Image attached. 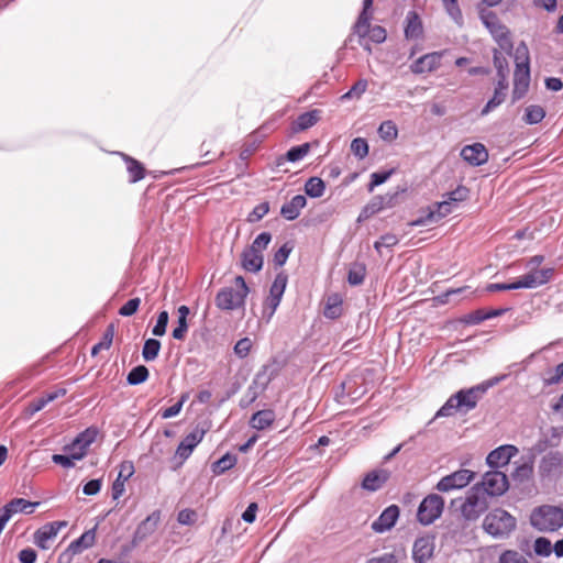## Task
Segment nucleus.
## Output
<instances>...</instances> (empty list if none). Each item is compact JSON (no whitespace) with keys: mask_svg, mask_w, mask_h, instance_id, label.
Instances as JSON below:
<instances>
[{"mask_svg":"<svg viewBox=\"0 0 563 563\" xmlns=\"http://www.w3.org/2000/svg\"><path fill=\"white\" fill-rule=\"evenodd\" d=\"M486 390L487 386L485 385H477L468 389L459 390L444 402L437 411L434 418L451 417L457 411L466 413L473 410Z\"/></svg>","mask_w":563,"mask_h":563,"instance_id":"obj_1","label":"nucleus"},{"mask_svg":"<svg viewBox=\"0 0 563 563\" xmlns=\"http://www.w3.org/2000/svg\"><path fill=\"white\" fill-rule=\"evenodd\" d=\"M517 527V519L501 508L490 510L484 518L483 529L495 539L508 538Z\"/></svg>","mask_w":563,"mask_h":563,"instance_id":"obj_2","label":"nucleus"},{"mask_svg":"<svg viewBox=\"0 0 563 563\" xmlns=\"http://www.w3.org/2000/svg\"><path fill=\"white\" fill-rule=\"evenodd\" d=\"M530 525L540 532H554L563 527V509L558 506L542 505L530 515Z\"/></svg>","mask_w":563,"mask_h":563,"instance_id":"obj_3","label":"nucleus"},{"mask_svg":"<svg viewBox=\"0 0 563 563\" xmlns=\"http://www.w3.org/2000/svg\"><path fill=\"white\" fill-rule=\"evenodd\" d=\"M235 288L224 287L216 296V306L221 310H235L245 303L249 287L242 276L234 278Z\"/></svg>","mask_w":563,"mask_h":563,"instance_id":"obj_4","label":"nucleus"},{"mask_svg":"<svg viewBox=\"0 0 563 563\" xmlns=\"http://www.w3.org/2000/svg\"><path fill=\"white\" fill-rule=\"evenodd\" d=\"M479 18L482 23L499 45L500 49L510 54L514 48L510 32L508 27L499 21L496 13L488 10H481Z\"/></svg>","mask_w":563,"mask_h":563,"instance_id":"obj_5","label":"nucleus"},{"mask_svg":"<svg viewBox=\"0 0 563 563\" xmlns=\"http://www.w3.org/2000/svg\"><path fill=\"white\" fill-rule=\"evenodd\" d=\"M487 509V497L478 484L468 490L460 506L461 515L466 521H476Z\"/></svg>","mask_w":563,"mask_h":563,"instance_id":"obj_6","label":"nucleus"},{"mask_svg":"<svg viewBox=\"0 0 563 563\" xmlns=\"http://www.w3.org/2000/svg\"><path fill=\"white\" fill-rule=\"evenodd\" d=\"M443 508L444 499L440 495L430 494L420 503L417 519L421 525H431L442 515Z\"/></svg>","mask_w":563,"mask_h":563,"instance_id":"obj_7","label":"nucleus"},{"mask_svg":"<svg viewBox=\"0 0 563 563\" xmlns=\"http://www.w3.org/2000/svg\"><path fill=\"white\" fill-rule=\"evenodd\" d=\"M484 496H501L509 487L508 478L505 473L494 470L487 472L478 485Z\"/></svg>","mask_w":563,"mask_h":563,"instance_id":"obj_8","label":"nucleus"},{"mask_svg":"<svg viewBox=\"0 0 563 563\" xmlns=\"http://www.w3.org/2000/svg\"><path fill=\"white\" fill-rule=\"evenodd\" d=\"M475 477V473L471 470L461 468L442 477L435 488L441 493H448L454 489H461L467 486Z\"/></svg>","mask_w":563,"mask_h":563,"instance_id":"obj_9","label":"nucleus"},{"mask_svg":"<svg viewBox=\"0 0 563 563\" xmlns=\"http://www.w3.org/2000/svg\"><path fill=\"white\" fill-rule=\"evenodd\" d=\"M268 367L264 366L260 372L256 373L252 384L249 386L244 397L240 401L242 408H246L253 404L258 396L266 389L267 385L272 380V375L268 374Z\"/></svg>","mask_w":563,"mask_h":563,"instance_id":"obj_10","label":"nucleus"},{"mask_svg":"<svg viewBox=\"0 0 563 563\" xmlns=\"http://www.w3.org/2000/svg\"><path fill=\"white\" fill-rule=\"evenodd\" d=\"M456 203L444 197V199L440 202L434 203L432 207L428 209V212L420 217L419 219L412 221V225H427L429 223H434L443 219L453 212L456 208Z\"/></svg>","mask_w":563,"mask_h":563,"instance_id":"obj_11","label":"nucleus"},{"mask_svg":"<svg viewBox=\"0 0 563 563\" xmlns=\"http://www.w3.org/2000/svg\"><path fill=\"white\" fill-rule=\"evenodd\" d=\"M456 203L444 197V199L440 202L434 203L432 207L428 209V212L420 217L419 219L412 221V225H427L429 223H434L443 219L453 212L456 208Z\"/></svg>","mask_w":563,"mask_h":563,"instance_id":"obj_12","label":"nucleus"},{"mask_svg":"<svg viewBox=\"0 0 563 563\" xmlns=\"http://www.w3.org/2000/svg\"><path fill=\"white\" fill-rule=\"evenodd\" d=\"M456 203L444 197V199L440 202L434 203L432 207L428 209V212L420 217L419 219L412 221V225H427L429 223H434L443 219L453 212L456 208Z\"/></svg>","mask_w":563,"mask_h":563,"instance_id":"obj_13","label":"nucleus"},{"mask_svg":"<svg viewBox=\"0 0 563 563\" xmlns=\"http://www.w3.org/2000/svg\"><path fill=\"white\" fill-rule=\"evenodd\" d=\"M67 521H53L42 526L34 533V543L42 550H47L49 543L54 540L58 532L67 527Z\"/></svg>","mask_w":563,"mask_h":563,"instance_id":"obj_14","label":"nucleus"},{"mask_svg":"<svg viewBox=\"0 0 563 563\" xmlns=\"http://www.w3.org/2000/svg\"><path fill=\"white\" fill-rule=\"evenodd\" d=\"M444 54L445 51L424 54L410 65V70L416 75L434 71L441 66Z\"/></svg>","mask_w":563,"mask_h":563,"instance_id":"obj_15","label":"nucleus"},{"mask_svg":"<svg viewBox=\"0 0 563 563\" xmlns=\"http://www.w3.org/2000/svg\"><path fill=\"white\" fill-rule=\"evenodd\" d=\"M553 268L531 269L529 273L518 278L519 287L532 289L550 282L553 277Z\"/></svg>","mask_w":563,"mask_h":563,"instance_id":"obj_16","label":"nucleus"},{"mask_svg":"<svg viewBox=\"0 0 563 563\" xmlns=\"http://www.w3.org/2000/svg\"><path fill=\"white\" fill-rule=\"evenodd\" d=\"M517 446L505 444L493 450L486 457V463L493 468L506 466L518 454Z\"/></svg>","mask_w":563,"mask_h":563,"instance_id":"obj_17","label":"nucleus"},{"mask_svg":"<svg viewBox=\"0 0 563 563\" xmlns=\"http://www.w3.org/2000/svg\"><path fill=\"white\" fill-rule=\"evenodd\" d=\"M434 537L423 536L416 539L412 547V559L416 563H426L434 552Z\"/></svg>","mask_w":563,"mask_h":563,"instance_id":"obj_18","label":"nucleus"},{"mask_svg":"<svg viewBox=\"0 0 563 563\" xmlns=\"http://www.w3.org/2000/svg\"><path fill=\"white\" fill-rule=\"evenodd\" d=\"M203 437V429H194L178 444L176 450V456H178L181 461L187 460L191 455L194 449L202 441Z\"/></svg>","mask_w":563,"mask_h":563,"instance_id":"obj_19","label":"nucleus"},{"mask_svg":"<svg viewBox=\"0 0 563 563\" xmlns=\"http://www.w3.org/2000/svg\"><path fill=\"white\" fill-rule=\"evenodd\" d=\"M399 507L390 505L383 510L379 517L372 523V529L377 533L390 530L399 518Z\"/></svg>","mask_w":563,"mask_h":563,"instance_id":"obj_20","label":"nucleus"},{"mask_svg":"<svg viewBox=\"0 0 563 563\" xmlns=\"http://www.w3.org/2000/svg\"><path fill=\"white\" fill-rule=\"evenodd\" d=\"M461 157L472 166H481L488 161V152L482 143H474L461 150Z\"/></svg>","mask_w":563,"mask_h":563,"instance_id":"obj_21","label":"nucleus"},{"mask_svg":"<svg viewBox=\"0 0 563 563\" xmlns=\"http://www.w3.org/2000/svg\"><path fill=\"white\" fill-rule=\"evenodd\" d=\"M390 472L385 468H376L371 472H368L363 481H362V488L367 492H377L379 490L389 479Z\"/></svg>","mask_w":563,"mask_h":563,"instance_id":"obj_22","label":"nucleus"},{"mask_svg":"<svg viewBox=\"0 0 563 563\" xmlns=\"http://www.w3.org/2000/svg\"><path fill=\"white\" fill-rule=\"evenodd\" d=\"M530 85V67L515 68L512 99H521L528 91Z\"/></svg>","mask_w":563,"mask_h":563,"instance_id":"obj_23","label":"nucleus"},{"mask_svg":"<svg viewBox=\"0 0 563 563\" xmlns=\"http://www.w3.org/2000/svg\"><path fill=\"white\" fill-rule=\"evenodd\" d=\"M507 89V77L506 75H503L501 78H499L496 84L494 96L487 101L485 107L482 109L481 115H487L490 111L499 107L505 101Z\"/></svg>","mask_w":563,"mask_h":563,"instance_id":"obj_24","label":"nucleus"},{"mask_svg":"<svg viewBox=\"0 0 563 563\" xmlns=\"http://www.w3.org/2000/svg\"><path fill=\"white\" fill-rule=\"evenodd\" d=\"M161 520V512L153 511L136 528L134 532V542H141L150 537L156 530Z\"/></svg>","mask_w":563,"mask_h":563,"instance_id":"obj_25","label":"nucleus"},{"mask_svg":"<svg viewBox=\"0 0 563 563\" xmlns=\"http://www.w3.org/2000/svg\"><path fill=\"white\" fill-rule=\"evenodd\" d=\"M563 468V454L560 452H550L545 454L539 464L541 475L549 476L561 472Z\"/></svg>","mask_w":563,"mask_h":563,"instance_id":"obj_26","label":"nucleus"},{"mask_svg":"<svg viewBox=\"0 0 563 563\" xmlns=\"http://www.w3.org/2000/svg\"><path fill=\"white\" fill-rule=\"evenodd\" d=\"M38 505H40V503H32L24 498H14L11 501H9L7 505H4L0 511L3 515H7V517L9 519H11V517L18 512L33 514L34 509Z\"/></svg>","mask_w":563,"mask_h":563,"instance_id":"obj_27","label":"nucleus"},{"mask_svg":"<svg viewBox=\"0 0 563 563\" xmlns=\"http://www.w3.org/2000/svg\"><path fill=\"white\" fill-rule=\"evenodd\" d=\"M397 197V192L395 194H387L385 196H375L371 202H368L362 210L360 214L361 218H367L369 216H373L380 210H383L386 207H390L393 199Z\"/></svg>","mask_w":563,"mask_h":563,"instance_id":"obj_28","label":"nucleus"},{"mask_svg":"<svg viewBox=\"0 0 563 563\" xmlns=\"http://www.w3.org/2000/svg\"><path fill=\"white\" fill-rule=\"evenodd\" d=\"M96 542V528L85 531L78 539L70 542L67 551L73 554H80L87 549H90Z\"/></svg>","mask_w":563,"mask_h":563,"instance_id":"obj_29","label":"nucleus"},{"mask_svg":"<svg viewBox=\"0 0 563 563\" xmlns=\"http://www.w3.org/2000/svg\"><path fill=\"white\" fill-rule=\"evenodd\" d=\"M307 199L302 195H296L290 201L284 203L280 209V214L289 221L297 219L301 209L305 208Z\"/></svg>","mask_w":563,"mask_h":563,"instance_id":"obj_30","label":"nucleus"},{"mask_svg":"<svg viewBox=\"0 0 563 563\" xmlns=\"http://www.w3.org/2000/svg\"><path fill=\"white\" fill-rule=\"evenodd\" d=\"M242 267L251 273H257L262 269L264 257L263 254L247 247L241 256Z\"/></svg>","mask_w":563,"mask_h":563,"instance_id":"obj_31","label":"nucleus"},{"mask_svg":"<svg viewBox=\"0 0 563 563\" xmlns=\"http://www.w3.org/2000/svg\"><path fill=\"white\" fill-rule=\"evenodd\" d=\"M423 26L421 19L416 11H409L406 16L405 36L408 40H417L421 37Z\"/></svg>","mask_w":563,"mask_h":563,"instance_id":"obj_32","label":"nucleus"},{"mask_svg":"<svg viewBox=\"0 0 563 563\" xmlns=\"http://www.w3.org/2000/svg\"><path fill=\"white\" fill-rule=\"evenodd\" d=\"M372 5L373 0H363V10L358 15V19L354 25V32L360 37H365L368 31V22L372 19Z\"/></svg>","mask_w":563,"mask_h":563,"instance_id":"obj_33","label":"nucleus"},{"mask_svg":"<svg viewBox=\"0 0 563 563\" xmlns=\"http://www.w3.org/2000/svg\"><path fill=\"white\" fill-rule=\"evenodd\" d=\"M275 412L272 409H263L255 412L250 419V426L256 430H265L275 421Z\"/></svg>","mask_w":563,"mask_h":563,"instance_id":"obj_34","label":"nucleus"},{"mask_svg":"<svg viewBox=\"0 0 563 563\" xmlns=\"http://www.w3.org/2000/svg\"><path fill=\"white\" fill-rule=\"evenodd\" d=\"M320 110L313 109L311 111H307L301 113L294 124V130L296 132L308 130L313 126L320 119Z\"/></svg>","mask_w":563,"mask_h":563,"instance_id":"obj_35","label":"nucleus"},{"mask_svg":"<svg viewBox=\"0 0 563 563\" xmlns=\"http://www.w3.org/2000/svg\"><path fill=\"white\" fill-rule=\"evenodd\" d=\"M190 310L187 306H180L177 309L178 321L177 327L173 330V338L175 340H184L188 331L187 318Z\"/></svg>","mask_w":563,"mask_h":563,"instance_id":"obj_36","label":"nucleus"},{"mask_svg":"<svg viewBox=\"0 0 563 563\" xmlns=\"http://www.w3.org/2000/svg\"><path fill=\"white\" fill-rule=\"evenodd\" d=\"M120 155L123 157V159L126 164V169L130 175V181L137 183L141 179H143L144 175H145V169H144L143 165L139 161H136L123 153H120Z\"/></svg>","mask_w":563,"mask_h":563,"instance_id":"obj_37","label":"nucleus"},{"mask_svg":"<svg viewBox=\"0 0 563 563\" xmlns=\"http://www.w3.org/2000/svg\"><path fill=\"white\" fill-rule=\"evenodd\" d=\"M325 190V184L320 177H310L305 184V192L311 198H320Z\"/></svg>","mask_w":563,"mask_h":563,"instance_id":"obj_38","label":"nucleus"},{"mask_svg":"<svg viewBox=\"0 0 563 563\" xmlns=\"http://www.w3.org/2000/svg\"><path fill=\"white\" fill-rule=\"evenodd\" d=\"M159 351L161 342L156 339H147L142 349V356L144 361L152 362L158 356Z\"/></svg>","mask_w":563,"mask_h":563,"instance_id":"obj_39","label":"nucleus"},{"mask_svg":"<svg viewBox=\"0 0 563 563\" xmlns=\"http://www.w3.org/2000/svg\"><path fill=\"white\" fill-rule=\"evenodd\" d=\"M545 117V111L541 106L531 104L526 108L523 121L527 124H537Z\"/></svg>","mask_w":563,"mask_h":563,"instance_id":"obj_40","label":"nucleus"},{"mask_svg":"<svg viewBox=\"0 0 563 563\" xmlns=\"http://www.w3.org/2000/svg\"><path fill=\"white\" fill-rule=\"evenodd\" d=\"M114 336V328L112 324H110L103 335L100 342L95 344L91 349V355L96 356L100 351L102 350H109L111 347L112 341Z\"/></svg>","mask_w":563,"mask_h":563,"instance_id":"obj_41","label":"nucleus"},{"mask_svg":"<svg viewBox=\"0 0 563 563\" xmlns=\"http://www.w3.org/2000/svg\"><path fill=\"white\" fill-rule=\"evenodd\" d=\"M515 68L530 67L529 48L525 42H520L515 51Z\"/></svg>","mask_w":563,"mask_h":563,"instance_id":"obj_42","label":"nucleus"},{"mask_svg":"<svg viewBox=\"0 0 563 563\" xmlns=\"http://www.w3.org/2000/svg\"><path fill=\"white\" fill-rule=\"evenodd\" d=\"M98 430L96 428H87L85 431L80 432L74 441L85 451H88V448L95 442Z\"/></svg>","mask_w":563,"mask_h":563,"instance_id":"obj_43","label":"nucleus"},{"mask_svg":"<svg viewBox=\"0 0 563 563\" xmlns=\"http://www.w3.org/2000/svg\"><path fill=\"white\" fill-rule=\"evenodd\" d=\"M148 377V369L144 365H137L128 374L126 382L129 385H139L144 383Z\"/></svg>","mask_w":563,"mask_h":563,"instance_id":"obj_44","label":"nucleus"},{"mask_svg":"<svg viewBox=\"0 0 563 563\" xmlns=\"http://www.w3.org/2000/svg\"><path fill=\"white\" fill-rule=\"evenodd\" d=\"M378 135L384 141H394L398 135L396 124L393 121H384L378 128Z\"/></svg>","mask_w":563,"mask_h":563,"instance_id":"obj_45","label":"nucleus"},{"mask_svg":"<svg viewBox=\"0 0 563 563\" xmlns=\"http://www.w3.org/2000/svg\"><path fill=\"white\" fill-rule=\"evenodd\" d=\"M288 277L285 273H278L271 286L269 295L283 298V295L285 292L286 286H287Z\"/></svg>","mask_w":563,"mask_h":563,"instance_id":"obj_46","label":"nucleus"},{"mask_svg":"<svg viewBox=\"0 0 563 563\" xmlns=\"http://www.w3.org/2000/svg\"><path fill=\"white\" fill-rule=\"evenodd\" d=\"M553 545L548 538L539 537L534 540L533 551L537 555L548 558L552 553Z\"/></svg>","mask_w":563,"mask_h":563,"instance_id":"obj_47","label":"nucleus"},{"mask_svg":"<svg viewBox=\"0 0 563 563\" xmlns=\"http://www.w3.org/2000/svg\"><path fill=\"white\" fill-rule=\"evenodd\" d=\"M236 463L235 455L227 453L221 459H219L213 465V472L217 474H222L225 471L231 470Z\"/></svg>","mask_w":563,"mask_h":563,"instance_id":"obj_48","label":"nucleus"},{"mask_svg":"<svg viewBox=\"0 0 563 563\" xmlns=\"http://www.w3.org/2000/svg\"><path fill=\"white\" fill-rule=\"evenodd\" d=\"M367 86H368V82H367L366 79L357 80L351 87V89L347 92L342 95L341 100H347V99H353V98H356V99L361 98L362 95L366 91Z\"/></svg>","mask_w":563,"mask_h":563,"instance_id":"obj_49","label":"nucleus"},{"mask_svg":"<svg viewBox=\"0 0 563 563\" xmlns=\"http://www.w3.org/2000/svg\"><path fill=\"white\" fill-rule=\"evenodd\" d=\"M351 152L358 159H363L368 154V143L363 137H356L351 142Z\"/></svg>","mask_w":563,"mask_h":563,"instance_id":"obj_50","label":"nucleus"},{"mask_svg":"<svg viewBox=\"0 0 563 563\" xmlns=\"http://www.w3.org/2000/svg\"><path fill=\"white\" fill-rule=\"evenodd\" d=\"M365 278V267L363 265L356 264L352 266L349 271L347 282L352 286L361 285Z\"/></svg>","mask_w":563,"mask_h":563,"instance_id":"obj_51","label":"nucleus"},{"mask_svg":"<svg viewBox=\"0 0 563 563\" xmlns=\"http://www.w3.org/2000/svg\"><path fill=\"white\" fill-rule=\"evenodd\" d=\"M271 241L272 234L269 232H262L255 238L249 247L260 254H263V251L267 249Z\"/></svg>","mask_w":563,"mask_h":563,"instance_id":"obj_52","label":"nucleus"},{"mask_svg":"<svg viewBox=\"0 0 563 563\" xmlns=\"http://www.w3.org/2000/svg\"><path fill=\"white\" fill-rule=\"evenodd\" d=\"M309 150V143H303L301 145L294 146L286 154L287 161L291 163L298 162L308 154Z\"/></svg>","mask_w":563,"mask_h":563,"instance_id":"obj_53","label":"nucleus"},{"mask_svg":"<svg viewBox=\"0 0 563 563\" xmlns=\"http://www.w3.org/2000/svg\"><path fill=\"white\" fill-rule=\"evenodd\" d=\"M443 3L448 14L454 20L455 23L461 25L463 23V15L457 4V0H444Z\"/></svg>","mask_w":563,"mask_h":563,"instance_id":"obj_54","label":"nucleus"},{"mask_svg":"<svg viewBox=\"0 0 563 563\" xmlns=\"http://www.w3.org/2000/svg\"><path fill=\"white\" fill-rule=\"evenodd\" d=\"M470 196V190L465 186H457L454 190L446 192L443 197H446L454 203L459 205L460 202L466 200Z\"/></svg>","mask_w":563,"mask_h":563,"instance_id":"obj_55","label":"nucleus"},{"mask_svg":"<svg viewBox=\"0 0 563 563\" xmlns=\"http://www.w3.org/2000/svg\"><path fill=\"white\" fill-rule=\"evenodd\" d=\"M168 318V312L165 310L158 313L156 324L152 329L153 335L163 336L166 333Z\"/></svg>","mask_w":563,"mask_h":563,"instance_id":"obj_56","label":"nucleus"},{"mask_svg":"<svg viewBox=\"0 0 563 563\" xmlns=\"http://www.w3.org/2000/svg\"><path fill=\"white\" fill-rule=\"evenodd\" d=\"M269 211L268 202H262L253 208L247 216V221L251 223L262 220Z\"/></svg>","mask_w":563,"mask_h":563,"instance_id":"obj_57","label":"nucleus"},{"mask_svg":"<svg viewBox=\"0 0 563 563\" xmlns=\"http://www.w3.org/2000/svg\"><path fill=\"white\" fill-rule=\"evenodd\" d=\"M393 173H394L393 169L387 170V172H376V173H373L371 175V181H369L368 188H367L368 191L372 192L375 187H377V186L384 184L385 181H387Z\"/></svg>","mask_w":563,"mask_h":563,"instance_id":"obj_58","label":"nucleus"},{"mask_svg":"<svg viewBox=\"0 0 563 563\" xmlns=\"http://www.w3.org/2000/svg\"><path fill=\"white\" fill-rule=\"evenodd\" d=\"M280 301H282V298L268 295V297L265 300L264 310H263V314L267 318V321H269L271 318L274 316Z\"/></svg>","mask_w":563,"mask_h":563,"instance_id":"obj_59","label":"nucleus"},{"mask_svg":"<svg viewBox=\"0 0 563 563\" xmlns=\"http://www.w3.org/2000/svg\"><path fill=\"white\" fill-rule=\"evenodd\" d=\"M398 241L399 240H398L397 235H395L393 233H386L380 236L379 241H376L374 243V247L378 253H380L382 247H393L398 243Z\"/></svg>","mask_w":563,"mask_h":563,"instance_id":"obj_60","label":"nucleus"},{"mask_svg":"<svg viewBox=\"0 0 563 563\" xmlns=\"http://www.w3.org/2000/svg\"><path fill=\"white\" fill-rule=\"evenodd\" d=\"M252 345H253V343H252L251 339H249V338L240 339L234 345L235 355L239 356L240 358L246 357L251 351Z\"/></svg>","mask_w":563,"mask_h":563,"instance_id":"obj_61","label":"nucleus"},{"mask_svg":"<svg viewBox=\"0 0 563 563\" xmlns=\"http://www.w3.org/2000/svg\"><path fill=\"white\" fill-rule=\"evenodd\" d=\"M141 305V299L140 298H132L130 300H128L120 309H119V314L122 316V317H131L133 316L139 307Z\"/></svg>","mask_w":563,"mask_h":563,"instance_id":"obj_62","label":"nucleus"},{"mask_svg":"<svg viewBox=\"0 0 563 563\" xmlns=\"http://www.w3.org/2000/svg\"><path fill=\"white\" fill-rule=\"evenodd\" d=\"M369 36L371 41L377 44L383 43L386 40V30L383 26L375 25L371 27V24L368 23V31L366 36Z\"/></svg>","mask_w":563,"mask_h":563,"instance_id":"obj_63","label":"nucleus"},{"mask_svg":"<svg viewBox=\"0 0 563 563\" xmlns=\"http://www.w3.org/2000/svg\"><path fill=\"white\" fill-rule=\"evenodd\" d=\"M499 563H529L521 554L516 551H505L499 559Z\"/></svg>","mask_w":563,"mask_h":563,"instance_id":"obj_64","label":"nucleus"}]
</instances>
